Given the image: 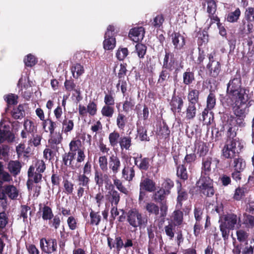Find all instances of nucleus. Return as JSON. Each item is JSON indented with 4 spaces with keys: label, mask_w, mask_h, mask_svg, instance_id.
Returning <instances> with one entry per match:
<instances>
[{
    "label": "nucleus",
    "mask_w": 254,
    "mask_h": 254,
    "mask_svg": "<svg viewBox=\"0 0 254 254\" xmlns=\"http://www.w3.org/2000/svg\"><path fill=\"white\" fill-rule=\"evenodd\" d=\"M229 127L227 131V139H237L240 140L239 138L236 137L237 131L238 130L237 126L238 125H231L229 123H227Z\"/></svg>",
    "instance_id": "35"
},
{
    "label": "nucleus",
    "mask_w": 254,
    "mask_h": 254,
    "mask_svg": "<svg viewBox=\"0 0 254 254\" xmlns=\"http://www.w3.org/2000/svg\"><path fill=\"white\" fill-rule=\"evenodd\" d=\"M196 104H189L186 110V118L190 120L193 119L196 115L197 109Z\"/></svg>",
    "instance_id": "29"
},
{
    "label": "nucleus",
    "mask_w": 254,
    "mask_h": 254,
    "mask_svg": "<svg viewBox=\"0 0 254 254\" xmlns=\"http://www.w3.org/2000/svg\"><path fill=\"white\" fill-rule=\"evenodd\" d=\"M134 106L132 99L131 98H126V100L123 105V111L126 113H128L129 111L132 109Z\"/></svg>",
    "instance_id": "53"
},
{
    "label": "nucleus",
    "mask_w": 254,
    "mask_h": 254,
    "mask_svg": "<svg viewBox=\"0 0 254 254\" xmlns=\"http://www.w3.org/2000/svg\"><path fill=\"white\" fill-rule=\"evenodd\" d=\"M71 71L73 77L77 79L84 72V69L82 65L80 64L76 63L71 66Z\"/></svg>",
    "instance_id": "31"
},
{
    "label": "nucleus",
    "mask_w": 254,
    "mask_h": 254,
    "mask_svg": "<svg viewBox=\"0 0 254 254\" xmlns=\"http://www.w3.org/2000/svg\"><path fill=\"white\" fill-rule=\"evenodd\" d=\"M119 143L122 150H128L131 145V138L128 136H122L120 137Z\"/></svg>",
    "instance_id": "33"
},
{
    "label": "nucleus",
    "mask_w": 254,
    "mask_h": 254,
    "mask_svg": "<svg viewBox=\"0 0 254 254\" xmlns=\"http://www.w3.org/2000/svg\"><path fill=\"white\" fill-rule=\"evenodd\" d=\"M62 132L67 134L73 128L74 123L73 120L68 119L65 117L62 122Z\"/></svg>",
    "instance_id": "30"
},
{
    "label": "nucleus",
    "mask_w": 254,
    "mask_h": 254,
    "mask_svg": "<svg viewBox=\"0 0 254 254\" xmlns=\"http://www.w3.org/2000/svg\"><path fill=\"white\" fill-rule=\"evenodd\" d=\"M127 123V118L126 116L119 112L117 117V125L118 128L124 129Z\"/></svg>",
    "instance_id": "47"
},
{
    "label": "nucleus",
    "mask_w": 254,
    "mask_h": 254,
    "mask_svg": "<svg viewBox=\"0 0 254 254\" xmlns=\"http://www.w3.org/2000/svg\"><path fill=\"white\" fill-rule=\"evenodd\" d=\"M246 104H234L232 107L234 116L226 113L224 115L223 118L227 119L226 123H229L231 125H238L240 127L244 126V119L246 117L245 109L242 106Z\"/></svg>",
    "instance_id": "2"
},
{
    "label": "nucleus",
    "mask_w": 254,
    "mask_h": 254,
    "mask_svg": "<svg viewBox=\"0 0 254 254\" xmlns=\"http://www.w3.org/2000/svg\"><path fill=\"white\" fill-rule=\"evenodd\" d=\"M107 242L108 247L111 250L113 248H116L118 252H119L124 247L123 240L122 237L119 235L115 236V239L108 237Z\"/></svg>",
    "instance_id": "12"
},
{
    "label": "nucleus",
    "mask_w": 254,
    "mask_h": 254,
    "mask_svg": "<svg viewBox=\"0 0 254 254\" xmlns=\"http://www.w3.org/2000/svg\"><path fill=\"white\" fill-rule=\"evenodd\" d=\"M87 110L90 116L95 115L97 111V104L94 101H90L87 105Z\"/></svg>",
    "instance_id": "57"
},
{
    "label": "nucleus",
    "mask_w": 254,
    "mask_h": 254,
    "mask_svg": "<svg viewBox=\"0 0 254 254\" xmlns=\"http://www.w3.org/2000/svg\"><path fill=\"white\" fill-rule=\"evenodd\" d=\"M146 209L149 213L155 215L159 213V207L154 203H148L146 205Z\"/></svg>",
    "instance_id": "63"
},
{
    "label": "nucleus",
    "mask_w": 254,
    "mask_h": 254,
    "mask_svg": "<svg viewBox=\"0 0 254 254\" xmlns=\"http://www.w3.org/2000/svg\"><path fill=\"white\" fill-rule=\"evenodd\" d=\"M237 239L240 242L247 241L249 236L248 234L243 230H239L236 233Z\"/></svg>",
    "instance_id": "64"
},
{
    "label": "nucleus",
    "mask_w": 254,
    "mask_h": 254,
    "mask_svg": "<svg viewBox=\"0 0 254 254\" xmlns=\"http://www.w3.org/2000/svg\"><path fill=\"white\" fill-rule=\"evenodd\" d=\"M77 180L78 186L84 187L87 189H89V178L85 174H80L78 176Z\"/></svg>",
    "instance_id": "46"
},
{
    "label": "nucleus",
    "mask_w": 254,
    "mask_h": 254,
    "mask_svg": "<svg viewBox=\"0 0 254 254\" xmlns=\"http://www.w3.org/2000/svg\"><path fill=\"white\" fill-rule=\"evenodd\" d=\"M127 220L128 222H147L145 217H143L138 210L133 209L128 212Z\"/></svg>",
    "instance_id": "14"
},
{
    "label": "nucleus",
    "mask_w": 254,
    "mask_h": 254,
    "mask_svg": "<svg viewBox=\"0 0 254 254\" xmlns=\"http://www.w3.org/2000/svg\"><path fill=\"white\" fill-rule=\"evenodd\" d=\"M42 218L44 220H51L53 217V214L51 208L45 205L42 209Z\"/></svg>",
    "instance_id": "49"
},
{
    "label": "nucleus",
    "mask_w": 254,
    "mask_h": 254,
    "mask_svg": "<svg viewBox=\"0 0 254 254\" xmlns=\"http://www.w3.org/2000/svg\"><path fill=\"white\" fill-rule=\"evenodd\" d=\"M25 116L23 106L19 105L17 108H14L12 111V116L15 119H20Z\"/></svg>",
    "instance_id": "42"
},
{
    "label": "nucleus",
    "mask_w": 254,
    "mask_h": 254,
    "mask_svg": "<svg viewBox=\"0 0 254 254\" xmlns=\"http://www.w3.org/2000/svg\"><path fill=\"white\" fill-rule=\"evenodd\" d=\"M122 177L126 181H131L135 176L134 167L125 165L122 172Z\"/></svg>",
    "instance_id": "21"
},
{
    "label": "nucleus",
    "mask_w": 254,
    "mask_h": 254,
    "mask_svg": "<svg viewBox=\"0 0 254 254\" xmlns=\"http://www.w3.org/2000/svg\"><path fill=\"white\" fill-rule=\"evenodd\" d=\"M196 185L201 195L207 197H211L214 195L215 190L213 180L209 177L201 176Z\"/></svg>",
    "instance_id": "4"
},
{
    "label": "nucleus",
    "mask_w": 254,
    "mask_h": 254,
    "mask_svg": "<svg viewBox=\"0 0 254 254\" xmlns=\"http://www.w3.org/2000/svg\"><path fill=\"white\" fill-rule=\"evenodd\" d=\"M43 128L46 132L49 131L51 134L54 132L57 126V123L53 121L51 119L48 118L42 122Z\"/></svg>",
    "instance_id": "26"
},
{
    "label": "nucleus",
    "mask_w": 254,
    "mask_h": 254,
    "mask_svg": "<svg viewBox=\"0 0 254 254\" xmlns=\"http://www.w3.org/2000/svg\"><path fill=\"white\" fill-rule=\"evenodd\" d=\"M108 165L111 172L115 176L120 171L121 162L117 155L113 154L109 157Z\"/></svg>",
    "instance_id": "8"
},
{
    "label": "nucleus",
    "mask_w": 254,
    "mask_h": 254,
    "mask_svg": "<svg viewBox=\"0 0 254 254\" xmlns=\"http://www.w3.org/2000/svg\"><path fill=\"white\" fill-rule=\"evenodd\" d=\"M237 223H221L220 229L222 232V237L224 239H228L230 231L234 229L235 225Z\"/></svg>",
    "instance_id": "25"
},
{
    "label": "nucleus",
    "mask_w": 254,
    "mask_h": 254,
    "mask_svg": "<svg viewBox=\"0 0 254 254\" xmlns=\"http://www.w3.org/2000/svg\"><path fill=\"white\" fill-rule=\"evenodd\" d=\"M99 167L103 171L108 170V160L106 156H102L99 158Z\"/></svg>",
    "instance_id": "62"
},
{
    "label": "nucleus",
    "mask_w": 254,
    "mask_h": 254,
    "mask_svg": "<svg viewBox=\"0 0 254 254\" xmlns=\"http://www.w3.org/2000/svg\"><path fill=\"white\" fill-rule=\"evenodd\" d=\"M115 112L114 106L104 105L101 110L102 115L106 118H112Z\"/></svg>",
    "instance_id": "40"
},
{
    "label": "nucleus",
    "mask_w": 254,
    "mask_h": 254,
    "mask_svg": "<svg viewBox=\"0 0 254 254\" xmlns=\"http://www.w3.org/2000/svg\"><path fill=\"white\" fill-rule=\"evenodd\" d=\"M19 195V190L13 185H4L0 186V199L5 200V204H6V196L11 199H16Z\"/></svg>",
    "instance_id": "5"
},
{
    "label": "nucleus",
    "mask_w": 254,
    "mask_h": 254,
    "mask_svg": "<svg viewBox=\"0 0 254 254\" xmlns=\"http://www.w3.org/2000/svg\"><path fill=\"white\" fill-rule=\"evenodd\" d=\"M241 14V11L237 8L234 11L229 12L227 16V20L230 22H235L238 20Z\"/></svg>",
    "instance_id": "48"
},
{
    "label": "nucleus",
    "mask_w": 254,
    "mask_h": 254,
    "mask_svg": "<svg viewBox=\"0 0 254 254\" xmlns=\"http://www.w3.org/2000/svg\"><path fill=\"white\" fill-rule=\"evenodd\" d=\"M155 183L149 178H145L141 179L139 185V190H144L148 192H152L155 190Z\"/></svg>",
    "instance_id": "13"
},
{
    "label": "nucleus",
    "mask_w": 254,
    "mask_h": 254,
    "mask_svg": "<svg viewBox=\"0 0 254 254\" xmlns=\"http://www.w3.org/2000/svg\"><path fill=\"white\" fill-rule=\"evenodd\" d=\"M177 203L176 207L178 209H181L182 207L183 201H185L188 199V194L187 191L183 188H182V185L180 184L179 186L177 188Z\"/></svg>",
    "instance_id": "18"
},
{
    "label": "nucleus",
    "mask_w": 254,
    "mask_h": 254,
    "mask_svg": "<svg viewBox=\"0 0 254 254\" xmlns=\"http://www.w3.org/2000/svg\"><path fill=\"white\" fill-rule=\"evenodd\" d=\"M157 134L162 138L167 137L170 134L169 127L166 124H163V125L160 126L159 129L157 130Z\"/></svg>",
    "instance_id": "52"
},
{
    "label": "nucleus",
    "mask_w": 254,
    "mask_h": 254,
    "mask_svg": "<svg viewBox=\"0 0 254 254\" xmlns=\"http://www.w3.org/2000/svg\"><path fill=\"white\" fill-rule=\"evenodd\" d=\"M196 159V155L195 153V150H193L191 153L187 152L185 157L183 164L190 166L193 163L195 162Z\"/></svg>",
    "instance_id": "44"
},
{
    "label": "nucleus",
    "mask_w": 254,
    "mask_h": 254,
    "mask_svg": "<svg viewBox=\"0 0 254 254\" xmlns=\"http://www.w3.org/2000/svg\"><path fill=\"white\" fill-rule=\"evenodd\" d=\"M207 12L208 14L215 13L217 9L216 2L214 0H209L207 1Z\"/></svg>",
    "instance_id": "61"
},
{
    "label": "nucleus",
    "mask_w": 254,
    "mask_h": 254,
    "mask_svg": "<svg viewBox=\"0 0 254 254\" xmlns=\"http://www.w3.org/2000/svg\"><path fill=\"white\" fill-rule=\"evenodd\" d=\"M144 34V28L140 27L131 29L129 32L128 36L133 41L137 42L143 39Z\"/></svg>",
    "instance_id": "17"
},
{
    "label": "nucleus",
    "mask_w": 254,
    "mask_h": 254,
    "mask_svg": "<svg viewBox=\"0 0 254 254\" xmlns=\"http://www.w3.org/2000/svg\"><path fill=\"white\" fill-rule=\"evenodd\" d=\"M128 52L127 48H119L117 52L116 57L120 61L124 60L128 55Z\"/></svg>",
    "instance_id": "58"
},
{
    "label": "nucleus",
    "mask_w": 254,
    "mask_h": 254,
    "mask_svg": "<svg viewBox=\"0 0 254 254\" xmlns=\"http://www.w3.org/2000/svg\"><path fill=\"white\" fill-rule=\"evenodd\" d=\"M200 91L196 89L190 88L187 95L189 104H198L199 103Z\"/></svg>",
    "instance_id": "20"
},
{
    "label": "nucleus",
    "mask_w": 254,
    "mask_h": 254,
    "mask_svg": "<svg viewBox=\"0 0 254 254\" xmlns=\"http://www.w3.org/2000/svg\"><path fill=\"white\" fill-rule=\"evenodd\" d=\"M120 138V133L118 132L114 131L110 133L109 135V140L110 145L113 147L117 146L119 142Z\"/></svg>",
    "instance_id": "45"
},
{
    "label": "nucleus",
    "mask_w": 254,
    "mask_h": 254,
    "mask_svg": "<svg viewBox=\"0 0 254 254\" xmlns=\"http://www.w3.org/2000/svg\"><path fill=\"white\" fill-rule=\"evenodd\" d=\"M171 71L162 68L159 73V78L157 81L158 84H163L165 82L169 80L171 77Z\"/></svg>",
    "instance_id": "37"
},
{
    "label": "nucleus",
    "mask_w": 254,
    "mask_h": 254,
    "mask_svg": "<svg viewBox=\"0 0 254 254\" xmlns=\"http://www.w3.org/2000/svg\"><path fill=\"white\" fill-rule=\"evenodd\" d=\"M174 182L172 180L170 179H166L162 183L161 189L164 190L167 193L170 194V190L174 187Z\"/></svg>",
    "instance_id": "50"
},
{
    "label": "nucleus",
    "mask_w": 254,
    "mask_h": 254,
    "mask_svg": "<svg viewBox=\"0 0 254 254\" xmlns=\"http://www.w3.org/2000/svg\"><path fill=\"white\" fill-rule=\"evenodd\" d=\"M183 83L185 85H190L195 80L194 74L193 72L191 71L190 68L183 74Z\"/></svg>",
    "instance_id": "32"
},
{
    "label": "nucleus",
    "mask_w": 254,
    "mask_h": 254,
    "mask_svg": "<svg viewBox=\"0 0 254 254\" xmlns=\"http://www.w3.org/2000/svg\"><path fill=\"white\" fill-rule=\"evenodd\" d=\"M114 184L116 186V188L122 192L127 194L128 193V190L127 189L123 186L122 182L121 181L118 179H117L116 177L113 180Z\"/></svg>",
    "instance_id": "60"
},
{
    "label": "nucleus",
    "mask_w": 254,
    "mask_h": 254,
    "mask_svg": "<svg viewBox=\"0 0 254 254\" xmlns=\"http://www.w3.org/2000/svg\"><path fill=\"white\" fill-rule=\"evenodd\" d=\"M209 74L212 77H216L221 71V65L218 61H212L206 65Z\"/></svg>",
    "instance_id": "15"
},
{
    "label": "nucleus",
    "mask_w": 254,
    "mask_h": 254,
    "mask_svg": "<svg viewBox=\"0 0 254 254\" xmlns=\"http://www.w3.org/2000/svg\"><path fill=\"white\" fill-rule=\"evenodd\" d=\"M105 40L103 42L104 48L106 50H113L116 46L115 38L111 36V37H106L104 36Z\"/></svg>",
    "instance_id": "36"
},
{
    "label": "nucleus",
    "mask_w": 254,
    "mask_h": 254,
    "mask_svg": "<svg viewBox=\"0 0 254 254\" xmlns=\"http://www.w3.org/2000/svg\"><path fill=\"white\" fill-rule=\"evenodd\" d=\"M243 148L240 140L227 139L222 150V155L227 159H232L237 157Z\"/></svg>",
    "instance_id": "3"
},
{
    "label": "nucleus",
    "mask_w": 254,
    "mask_h": 254,
    "mask_svg": "<svg viewBox=\"0 0 254 254\" xmlns=\"http://www.w3.org/2000/svg\"><path fill=\"white\" fill-rule=\"evenodd\" d=\"M249 92L242 85L240 75H236L227 84L226 95L223 98V104L228 107L234 104H247L250 99Z\"/></svg>",
    "instance_id": "1"
},
{
    "label": "nucleus",
    "mask_w": 254,
    "mask_h": 254,
    "mask_svg": "<svg viewBox=\"0 0 254 254\" xmlns=\"http://www.w3.org/2000/svg\"><path fill=\"white\" fill-rule=\"evenodd\" d=\"M69 151L76 153L78 152L81 149L82 144L81 141L79 139L72 140L70 141L69 144Z\"/></svg>",
    "instance_id": "39"
},
{
    "label": "nucleus",
    "mask_w": 254,
    "mask_h": 254,
    "mask_svg": "<svg viewBox=\"0 0 254 254\" xmlns=\"http://www.w3.org/2000/svg\"><path fill=\"white\" fill-rule=\"evenodd\" d=\"M187 165L182 164L177 167V175L181 179L185 181L188 179L189 175L186 168Z\"/></svg>",
    "instance_id": "34"
},
{
    "label": "nucleus",
    "mask_w": 254,
    "mask_h": 254,
    "mask_svg": "<svg viewBox=\"0 0 254 254\" xmlns=\"http://www.w3.org/2000/svg\"><path fill=\"white\" fill-rule=\"evenodd\" d=\"M171 111L175 114L181 112L184 105V101L181 97L173 96L170 103Z\"/></svg>",
    "instance_id": "10"
},
{
    "label": "nucleus",
    "mask_w": 254,
    "mask_h": 254,
    "mask_svg": "<svg viewBox=\"0 0 254 254\" xmlns=\"http://www.w3.org/2000/svg\"><path fill=\"white\" fill-rule=\"evenodd\" d=\"M14 139V134L9 130V127L5 125H0V143L7 141L12 142Z\"/></svg>",
    "instance_id": "7"
},
{
    "label": "nucleus",
    "mask_w": 254,
    "mask_h": 254,
    "mask_svg": "<svg viewBox=\"0 0 254 254\" xmlns=\"http://www.w3.org/2000/svg\"><path fill=\"white\" fill-rule=\"evenodd\" d=\"M94 180L96 185L100 187L103 186L104 182H107L109 179L108 175L97 170L95 172Z\"/></svg>",
    "instance_id": "24"
},
{
    "label": "nucleus",
    "mask_w": 254,
    "mask_h": 254,
    "mask_svg": "<svg viewBox=\"0 0 254 254\" xmlns=\"http://www.w3.org/2000/svg\"><path fill=\"white\" fill-rule=\"evenodd\" d=\"M232 159H233L232 166L235 170L243 171L245 168L246 162L239 155Z\"/></svg>",
    "instance_id": "27"
},
{
    "label": "nucleus",
    "mask_w": 254,
    "mask_h": 254,
    "mask_svg": "<svg viewBox=\"0 0 254 254\" xmlns=\"http://www.w3.org/2000/svg\"><path fill=\"white\" fill-rule=\"evenodd\" d=\"M63 183L64 189V191L68 195L73 194L74 186V184L67 179L64 180Z\"/></svg>",
    "instance_id": "43"
},
{
    "label": "nucleus",
    "mask_w": 254,
    "mask_h": 254,
    "mask_svg": "<svg viewBox=\"0 0 254 254\" xmlns=\"http://www.w3.org/2000/svg\"><path fill=\"white\" fill-rule=\"evenodd\" d=\"M212 158L210 157H207L203 159L201 176L209 177L212 171Z\"/></svg>",
    "instance_id": "19"
},
{
    "label": "nucleus",
    "mask_w": 254,
    "mask_h": 254,
    "mask_svg": "<svg viewBox=\"0 0 254 254\" xmlns=\"http://www.w3.org/2000/svg\"><path fill=\"white\" fill-rule=\"evenodd\" d=\"M63 140L62 132H56L51 134L49 141L52 145H58L61 143Z\"/></svg>",
    "instance_id": "41"
},
{
    "label": "nucleus",
    "mask_w": 254,
    "mask_h": 254,
    "mask_svg": "<svg viewBox=\"0 0 254 254\" xmlns=\"http://www.w3.org/2000/svg\"><path fill=\"white\" fill-rule=\"evenodd\" d=\"M168 194H169L167 193L164 190L160 189L154 193L153 195L154 200L156 202L159 203L166 202V197Z\"/></svg>",
    "instance_id": "38"
},
{
    "label": "nucleus",
    "mask_w": 254,
    "mask_h": 254,
    "mask_svg": "<svg viewBox=\"0 0 254 254\" xmlns=\"http://www.w3.org/2000/svg\"><path fill=\"white\" fill-rule=\"evenodd\" d=\"M21 208L20 219H22L24 222H31V217L32 213L31 208L27 205H21Z\"/></svg>",
    "instance_id": "22"
},
{
    "label": "nucleus",
    "mask_w": 254,
    "mask_h": 254,
    "mask_svg": "<svg viewBox=\"0 0 254 254\" xmlns=\"http://www.w3.org/2000/svg\"><path fill=\"white\" fill-rule=\"evenodd\" d=\"M110 200L112 204L117 206L120 201V196L119 192L115 190H112L110 192Z\"/></svg>",
    "instance_id": "55"
},
{
    "label": "nucleus",
    "mask_w": 254,
    "mask_h": 254,
    "mask_svg": "<svg viewBox=\"0 0 254 254\" xmlns=\"http://www.w3.org/2000/svg\"><path fill=\"white\" fill-rule=\"evenodd\" d=\"M207 108L209 110L212 109L216 105V97L214 93L210 92L207 98Z\"/></svg>",
    "instance_id": "54"
},
{
    "label": "nucleus",
    "mask_w": 254,
    "mask_h": 254,
    "mask_svg": "<svg viewBox=\"0 0 254 254\" xmlns=\"http://www.w3.org/2000/svg\"><path fill=\"white\" fill-rule=\"evenodd\" d=\"M21 168V164L18 161H10L8 164L9 171L14 176L20 173Z\"/></svg>",
    "instance_id": "28"
},
{
    "label": "nucleus",
    "mask_w": 254,
    "mask_h": 254,
    "mask_svg": "<svg viewBox=\"0 0 254 254\" xmlns=\"http://www.w3.org/2000/svg\"><path fill=\"white\" fill-rule=\"evenodd\" d=\"M146 46L141 43H137L135 45V51L139 58H143L146 53Z\"/></svg>",
    "instance_id": "51"
},
{
    "label": "nucleus",
    "mask_w": 254,
    "mask_h": 254,
    "mask_svg": "<svg viewBox=\"0 0 254 254\" xmlns=\"http://www.w3.org/2000/svg\"><path fill=\"white\" fill-rule=\"evenodd\" d=\"M221 219V221L224 220L227 222H237L238 220H239V221L240 220V217H238L236 214L233 213H229L225 215Z\"/></svg>",
    "instance_id": "59"
},
{
    "label": "nucleus",
    "mask_w": 254,
    "mask_h": 254,
    "mask_svg": "<svg viewBox=\"0 0 254 254\" xmlns=\"http://www.w3.org/2000/svg\"><path fill=\"white\" fill-rule=\"evenodd\" d=\"M175 63L176 60L174 58L173 54L166 52L165 57L163 60L162 68L171 71L175 68Z\"/></svg>",
    "instance_id": "9"
},
{
    "label": "nucleus",
    "mask_w": 254,
    "mask_h": 254,
    "mask_svg": "<svg viewBox=\"0 0 254 254\" xmlns=\"http://www.w3.org/2000/svg\"><path fill=\"white\" fill-rule=\"evenodd\" d=\"M28 177L30 180H32L33 182L37 184L41 182L42 175L35 171V167L33 166H31L28 170Z\"/></svg>",
    "instance_id": "23"
},
{
    "label": "nucleus",
    "mask_w": 254,
    "mask_h": 254,
    "mask_svg": "<svg viewBox=\"0 0 254 254\" xmlns=\"http://www.w3.org/2000/svg\"><path fill=\"white\" fill-rule=\"evenodd\" d=\"M150 159L148 157L141 158L140 163L137 165V167L140 170L147 171L150 166Z\"/></svg>",
    "instance_id": "56"
},
{
    "label": "nucleus",
    "mask_w": 254,
    "mask_h": 254,
    "mask_svg": "<svg viewBox=\"0 0 254 254\" xmlns=\"http://www.w3.org/2000/svg\"><path fill=\"white\" fill-rule=\"evenodd\" d=\"M182 223H168V225L164 227V230L166 235L169 237L170 240H172L174 237L175 233H177L182 229Z\"/></svg>",
    "instance_id": "16"
},
{
    "label": "nucleus",
    "mask_w": 254,
    "mask_h": 254,
    "mask_svg": "<svg viewBox=\"0 0 254 254\" xmlns=\"http://www.w3.org/2000/svg\"><path fill=\"white\" fill-rule=\"evenodd\" d=\"M171 37L175 50H180L184 47L185 45V39L183 35L179 33L174 32L172 34Z\"/></svg>",
    "instance_id": "11"
},
{
    "label": "nucleus",
    "mask_w": 254,
    "mask_h": 254,
    "mask_svg": "<svg viewBox=\"0 0 254 254\" xmlns=\"http://www.w3.org/2000/svg\"><path fill=\"white\" fill-rule=\"evenodd\" d=\"M40 245L42 252L46 254H50L57 251V242L55 239L42 238Z\"/></svg>",
    "instance_id": "6"
}]
</instances>
